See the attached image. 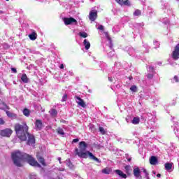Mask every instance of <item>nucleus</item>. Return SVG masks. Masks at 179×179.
Listing matches in <instances>:
<instances>
[{
    "mask_svg": "<svg viewBox=\"0 0 179 179\" xmlns=\"http://www.w3.org/2000/svg\"><path fill=\"white\" fill-rule=\"evenodd\" d=\"M98 29L99 30H104V27L103 25H99V27H98Z\"/></svg>",
    "mask_w": 179,
    "mask_h": 179,
    "instance_id": "obj_40",
    "label": "nucleus"
},
{
    "mask_svg": "<svg viewBox=\"0 0 179 179\" xmlns=\"http://www.w3.org/2000/svg\"><path fill=\"white\" fill-rule=\"evenodd\" d=\"M11 159L15 166L17 167H22V162H27L30 166L34 167H41V165L31 155L29 154L21 152L20 151H15L11 153Z\"/></svg>",
    "mask_w": 179,
    "mask_h": 179,
    "instance_id": "obj_1",
    "label": "nucleus"
},
{
    "mask_svg": "<svg viewBox=\"0 0 179 179\" xmlns=\"http://www.w3.org/2000/svg\"><path fill=\"white\" fill-rule=\"evenodd\" d=\"M5 124V121H3V119L0 117V125H3Z\"/></svg>",
    "mask_w": 179,
    "mask_h": 179,
    "instance_id": "obj_39",
    "label": "nucleus"
},
{
    "mask_svg": "<svg viewBox=\"0 0 179 179\" xmlns=\"http://www.w3.org/2000/svg\"><path fill=\"white\" fill-rule=\"evenodd\" d=\"M142 170L143 173L145 174V177H149V173L148 172V171L145 168H143Z\"/></svg>",
    "mask_w": 179,
    "mask_h": 179,
    "instance_id": "obj_34",
    "label": "nucleus"
},
{
    "mask_svg": "<svg viewBox=\"0 0 179 179\" xmlns=\"http://www.w3.org/2000/svg\"><path fill=\"white\" fill-rule=\"evenodd\" d=\"M6 114H7L8 117H10V118H13V117H16V114L10 113L9 111H7Z\"/></svg>",
    "mask_w": 179,
    "mask_h": 179,
    "instance_id": "obj_27",
    "label": "nucleus"
},
{
    "mask_svg": "<svg viewBox=\"0 0 179 179\" xmlns=\"http://www.w3.org/2000/svg\"><path fill=\"white\" fill-rule=\"evenodd\" d=\"M171 169H173V164H171V163H166L165 164V169L167 171H170Z\"/></svg>",
    "mask_w": 179,
    "mask_h": 179,
    "instance_id": "obj_22",
    "label": "nucleus"
},
{
    "mask_svg": "<svg viewBox=\"0 0 179 179\" xmlns=\"http://www.w3.org/2000/svg\"><path fill=\"white\" fill-rule=\"evenodd\" d=\"M79 36L80 37H83V38H86V37H87V33H86V32H80Z\"/></svg>",
    "mask_w": 179,
    "mask_h": 179,
    "instance_id": "obj_30",
    "label": "nucleus"
},
{
    "mask_svg": "<svg viewBox=\"0 0 179 179\" xmlns=\"http://www.w3.org/2000/svg\"><path fill=\"white\" fill-rule=\"evenodd\" d=\"M28 137L27 145H34L36 143V138L34 136L31 135L30 133L27 134Z\"/></svg>",
    "mask_w": 179,
    "mask_h": 179,
    "instance_id": "obj_8",
    "label": "nucleus"
},
{
    "mask_svg": "<svg viewBox=\"0 0 179 179\" xmlns=\"http://www.w3.org/2000/svg\"><path fill=\"white\" fill-rule=\"evenodd\" d=\"M103 174H110L111 173V169L110 168H105L102 170Z\"/></svg>",
    "mask_w": 179,
    "mask_h": 179,
    "instance_id": "obj_24",
    "label": "nucleus"
},
{
    "mask_svg": "<svg viewBox=\"0 0 179 179\" xmlns=\"http://www.w3.org/2000/svg\"><path fill=\"white\" fill-rule=\"evenodd\" d=\"M148 69H149L150 72H152V73H155V67H153L152 66H150L148 67Z\"/></svg>",
    "mask_w": 179,
    "mask_h": 179,
    "instance_id": "obj_33",
    "label": "nucleus"
},
{
    "mask_svg": "<svg viewBox=\"0 0 179 179\" xmlns=\"http://www.w3.org/2000/svg\"><path fill=\"white\" fill-rule=\"evenodd\" d=\"M89 19L90 20H91V22H94V20L97 19V11H93V10L90 11Z\"/></svg>",
    "mask_w": 179,
    "mask_h": 179,
    "instance_id": "obj_11",
    "label": "nucleus"
},
{
    "mask_svg": "<svg viewBox=\"0 0 179 179\" xmlns=\"http://www.w3.org/2000/svg\"><path fill=\"white\" fill-rule=\"evenodd\" d=\"M11 71L13 72V73H17V70H16L15 68H11Z\"/></svg>",
    "mask_w": 179,
    "mask_h": 179,
    "instance_id": "obj_41",
    "label": "nucleus"
},
{
    "mask_svg": "<svg viewBox=\"0 0 179 179\" xmlns=\"http://www.w3.org/2000/svg\"><path fill=\"white\" fill-rule=\"evenodd\" d=\"M133 173L136 178H139L141 177V169H139V167L134 168Z\"/></svg>",
    "mask_w": 179,
    "mask_h": 179,
    "instance_id": "obj_13",
    "label": "nucleus"
},
{
    "mask_svg": "<svg viewBox=\"0 0 179 179\" xmlns=\"http://www.w3.org/2000/svg\"><path fill=\"white\" fill-rule=\"evenodd\" d=\"M21 80L24 83H29V78H27V75L26 73H23L22 77H21Z\"/></svg>",
    "mask_w": 179,
    "mask_h": 179,
    "instance_id": "obj_18",
    "label": "nucleus"
},
{
    "mask_svg": "<svg viewBox=\"0 0 179 179\" xmlns=\"http://www.w3.org/2000/svg\"><path fill=\"white\" fill-rule=\"evenodd\" d=\"M99 131L102 135H106V130H104V128L103 127H99Z\"/></svg>",
    "mask_w": 179,
    "mask_h": 179,
    "instance_id": "obj_29",
    "label": "nucleus"
},
{
    "mask_svg": "<svg viewBox=\"0 0 179 179\" xmlns=\"http://www.w3.org/2000/svg\"><path fill=\"white\" fill-rule=\"evenodd\" d=\"M108 40H109V41H111V38L108 37Z\"/></svg>",
    "mask_w": 179,
    "mask_h": 179,
    "instance_id": "obj_48",
    "label": "nucleus"
},
{
    "mask_svg": "<svg viewBox=\"0 0 179 179\" xmlns=\"http://www.w3.org/2000/svg\"><path fill=\"white\" fill-rule=\"evenodd\" d=\"M0 13H2V11H0Z\"/></svg>",
    "mask_w": 179,
    "mask_h": 179,
    "instance_id": "obj_49",
    "label": "nucleus"
},
{
    "mask_svg": "<svg viewBox=\"0 0 179 179\" xmlns=\"http://www.w3.org/2000/svg\"><path fill=\"white\" fill-rule=\"evenodd\" d=\"M36 159L38 162H39V163H41V164H42V166H43L44 167L47 166V164H45V159H44V157H43V156H41L40 153H37Z\"/></svg>",
    "mask_w": 179,
    "mask_h": 179,
    "instance_id": "obj_10",
    "label": "nucleus"
},
{
    "mask_svg": "<svg viewBox=\"0 0 179 179\" xmlns=\"http://www.w3.org/2000/svg\"><path fill=\"white\" fill-rule=\"evenodd\" d=\"M1 104L3 106L4 110H9V106H8L5 102H1Z\"/></svg>",
    "mask_w": 179,
    "mask_h": 179,
    "instance_id": "obj_31",
    "label": "nucleus"
},
{
    "mask_svg": "<svg viewBox=\"0 0 179 179\" xmlns=\"http://www.w3.org/2000/svg\"><path fill=\"white\" fill-rule=\"evenodd\" d=\"M150 163L152 166H155V165L157 164V157H156L155 156H152L150 158Z\"/></svg>",
    "mask_w": 179,
    "mask_h": 179,
    "instance_id": "obj_16",
    "label": "nucleus"
},
{
    "mask_svg": "<svg viewBox=\"0 0 179 179\" xmlns=\"http://www.w3.org/2000/svg\"><path fill=\"white\" fill-rule=\"evenodd\" d=\"M90 129L91 132H93V133L96 132V127H94V126L90 127Z\"/></svg>",
    "mask_w": 179,
    "mask_h": 179,
    "instance_id": "obj_35",
    "label": "nucleus"
},
{
    "mask_svg": "<svg viewBox=\"0 0 179 179\" xmlns=\"http://www.w3.org/2000/svg\"><path fill=\"white\" fill-rule=\"evenodd\" d=\"M124 169L126 171L127 174H131V169L129 165L126 166L124 167Z\"/></svg>",
    "mask_w": 179,
    "mask_h": 179,
    "instance_id": "obj_25",
    "label": "nucleus"
},
{
    "mask_svg": "<svg viewBox=\"0 0 179 179\" xmlns=\"http://www.w3.org/2000/svg\"><path fill=\"white\" fill-rule=\"evenodd\" d=\"M67 166H69L70 169H72V167H73V165H72V162H71V161H69V162L67 163Z\"/></svg>",
    "mask_w": 179,
    "mask_h": 179,
    "instance_id": "obj_37",
    "label": "nucleus"
},
{
    "mask_svg": "<svg viewBox=\"0 0 179 179\" xmlns=\"http://www.w3.org/2000/svg\"><path fill=\"white\" fill-rule=\"evenodd\" d=\"M13 134V130L12 129L6 128L0 131V136L3 138H10Z\"/></svg>",
    "mask_w": 179,
    "mask_h": 179,
    "instance_id": "obj_4",
    "label": "nucleus"
},
{
    "mask_svg": "<svg viewBox=\"0 0 179 179\" xmlns=\"http://www.w3.org/2000/svg\"><path fill=\"white\" fill-rule=\"evenodd\" d=\"M131 160H132V159H131V158H129V159H127V162H131Z\"/></svg>",
    "mask_w": 179,
    "mask_h": 179,
    "instance_id": "obj_47",
    "label": "nucleus"
},
{
    "mask_svg": "<svg viewBox=\"0 0 179 179\" xmlns=\"http://www.w3.org/2000/svg\"><path fill=\"white\" fill-rule=\"evenodd\" d=\"M29 38L32 41H34V40H37V33H36L34 31L32 32L31 34L29 35Z\"/></svg>",
    "mask_w": 179,
    "mask_h": 179,
    "instance_id": "obj_17",
    "label": "nucleus"
},
{
    "mask_svg": "<svg viewBox=\"0 0 179 179\" xmlns=\"http://www.w3.org/2000/svg\"><path fill=\"white\" fill-rule=\"evenodd\" d=\"M117 3L120 5L121 6H131V2L129 0H115Z\"/></svg>",
    "mask_w": 179,
    "mask_h": 179,
    "instance_id": "obj_9",
    "label": "nucleus"
},
{
    "mask_svg": "<svg viewBox=\"0 0 179 179\" xmlns=\"http://www.w3.org/2000/svg\"><path fill=\"white\" fill-rule=\"evenodd\" d=\"M75 99H76V100H78L76 101L78 106H80V107H83V108H86L87 107L86 103H85V101L82 99V98H80V96H76Z\"/></svg>",
    "mask_w": 179,
    "mask_h": 179,
    "instance_id": "obj_7",
    "label": "nucleus"
},
{
    "mask_svg": "<svg viewBox=\"0 0 179 179\" xmlns=\"http://www.w3.org/2000/svg\"><path fill=\"white\" fill-rule=\"evenodd\" d=\"M66 100H68V94H64V95L62 96V101H66Z\"/></svg>",
    "mask_w": 179,
    "mask_h": 179,
    "instance_id": "obj_32",
    "label": "nucleus"
},
{
    "mask_svg": "<svg viewBox=\"0 0 179 179\" xmlns=\"http://www.w3.org/2000/svg\"><path fill=\"white\" fill-rule=\"evenodd\" d=\"M0 62H1V59H0Z\"/></svg>",
    "mask_w": 179,
    "mask_h": 179,
    "instance_id": "obj_51",
    "label": "nucleus"
},
{
    "mask_svg": "<svg viewBox=\"0 0 179 179\" xmlns=\"http://www.w3.org/2000/svg\"><path fill=\"white\" fill-rule=\"evenodd\" d=\"M87 149V144L85 141H81L79 143L78 148H75V155L76 156H78L81 159H87L90 157L92 160H94L95 162H99V159L96 156L93 155V153L90 152V151H86Z\"/></svg>",
    "mask_w": 179,
    "mask_h": 179,
    "instance_id": "obj_2",
    "label": "nucleus"
},
{
    "mask_svg": "<svg viewBox=\"0 0 179 179\" xmlns=\"http://www.w3.org/2000/svg\"><path fill=\"white\" fill-rule=\"evenodd\" d=\"M6 1H9V0H6Z\"/></svg>",
    "mask_w": 179,
    "mask_h": 179,
    "instance_id": "obj_50",
    "label": "nucleus"
},
{
    "mask_svg": "<svg viewBox=\"0 0 179 179\" xmlns=\"http://www.w3.org/2000/svg\"><path fill=\"white\" fill-rule=\"evenodd\" d=\"M14 129L17 137L22 142L27 141V134L29 133V126L26 122L17 123L14 126Z\"/></svg>",
    "mask_w": 179,
    "mask_h": 179,
    "instance_id": "obj_3",
    "label": "nucleus"
},
{
    "mask_svg": "<svg viewBox=\"0 0 179 179\" xmlns=\"http://www.w3.org/2000/svg\"><path fill=\"white\" fill-rule=\"evenodd\" d=\"M134 16H141L142 15V11L139 9L135 10L133 13Z\"/></svg>",
    "mask_w": 179,
    "mask_h": 179,
    "instance_id": "obj_23",
    "label": "nucleus"
},
{
    "mask_svg": "<svg viewBox=\"0 0 179 179\" xmlns=\"http://www.w3.org/2000/svg\"><path fill=\"white\" fill-rule=\"evenodd\" d=\"M83 44L85 47V50H89V48H90V42L87 41V39L84 40Z\"/></svg>",
    "mask_w": 179,
    "mask_h": 179,
    "instance_id": "obj_20",
    "label": "nucleus"
},
{
    "mask_svg": "<svg viewBox=\"0 0 179 179\" xmlns=\"http://www.w3.org/2000/svg\"><path fill=\"white\" fill-rule=\"evenodd\" d=\"M60 69H64V65L62 64L59 66Z\"/></svg>",
    "mask_w": 179,
    "mask_h": 179,
    "instance_id": "obj_46",
    "label": "nucleus"
},
{
    "mask_svg": "<svg viewBox=\"0 0 179 179\" xmlns=\"http://www.w3.org/2000/svg\"><path fill=\"white\" fill-rule=\"evenodd\" d=\"M173 79H174L175 82H176V83H178L179 79H178V77L177 76H175L173 77Z\"/></svg>",
    "mask_w": 179,
    "mask_h": 179,
    "instance_id": "obj_38",
    "label": "nucleus"
},
{
    "mask_svg": "<svg viewBox=\"0 0 179 179\" xmlns=\"http://www.w3.org/2000/svg\"><path fill=\"white\" fill-rule=\"evenodd\" d=\"M57 134H59V135H65V132H64V129H61V128H58L57 129Z\"/></svg>",
    "mask_w": 179,
    "mask_h": 179,
    "instance_id": "obj_28",
    "label": "nucleus"
},
{
    "mask_svg": "<svg viewBox=\"0 0 179 179\" xmlns=\"http://www.w3.org/2000/svg\"><path fill=\"white\" fill-rule=\"evenodd\" d=\"M140 122L141 119H139L138 117H135L133 118L132 124H134V125H138V124H139Z\"/></svg>",
    "mask_w": 179,
    "mask_h": 179,
    "instance_id": "obj_21",
    "label": "nucleus"
},
{
    "mask_svg": "<svg viewBox=\"0 0 179 179\" xmlns=\"http://www.w3.org/2000/svg\"><path fill=\"white\" fill-rule=\"evenodd\" d=\"M35 127L38 131H41L43 129V122L41 120H36L35 122Z\"/></svg>",
    "mask_w": 179,
    "mask_h": 179,
    "instance_id": "obj_12",
    "label": "nucleus"
},
{
    "mask_svg": "<svg viewBox=\"0 0 179 179\" xmlns=\"http://www.w3.org/2000/svg\"><path fill=\"white\" fill-rule=\"evenodd\" d=\"M157 177H158V178H160V177H162V174L157 173Z\"/></svg>",
    "mask_w": 179,
    "mask_h": 179,
    "instance_id": "obj_45",
    "label": "nucleus"
},
{
    "mask_svg": "<svg viewBox=\"0 0 179 179\" xmlns=\"http://www.w3.org/2000/svg\"><path fill=\"white\" fill-rule=\"evenodd\" d=\"M130 90L131 92H134V93H136V92H138V88L136 87V85H132L131 87H130Z\"/></svg>",
    "mask_w": 179,
    "mask_h": 179,
    "instance_id": "obj_26",
    "label": "nucleus"
},
{
    "mask_svg": "<svg viewBox=\"0 0 179 179\" xmlns=\"http://www.w3.org/2000/svg\"><path fill=\"white\" fill-rule=\"evenodd\" d=\"M49 113H50V115H51V117H52L53 118L57 117L58 115V111L57 110V109L52 108V109H50Z\"/></svg>",
    "mask_w": 179,
    "mask_h": 179,
    "instance_id": "obj_15",
    "label": "nucleus"
},
{
    "mask_svg": "<svg viewBox=\"0 0 179 179\" xmlns=\"http://www.w3.org/2000/svg\"><path fill=\"white\" fill-rule=\"evenodd\" d=\"M115 173H116V174H117V176H120V177H121L122 178H127V174L124 173V172H122V171L120 169L115 170Z\"/></svg>",
    "mask_w": 179,
    "mask_h": 179,
    "instance_id": "obj_14",
    "label": "nucleus"
},
{
    "mask_svg": "<svg viewBox=\"0 0 179 179\" xmlns=\"http://www.w3.org/2000/svg\"><path fill=\"white\" fill-rule=\"evenodd\" d=\"M109 82H113L114 79L112 77H108Z\"/></svg>",
    "mask_w": 179,
    "mask_h": 179,
    "instance_id": "obj_43",
    "label": "nucleus"
},
{
    "mask_svg": "<svg viewBox=\"0 0 179 179\" xmlns=\"http://www.w3.org/2000/svg\"><path fill=\"white\" fill-rule=\"evenodd\" d=\"M79 141V138H74L73 141H72V143H76V142H78Z\"/></svg>",
    "mask_w": 179,
    "mask_h": 179,
    "instance_id": "obj_42",
    "label": "nucleus"
},
{
    "mask_svg": "<svg viewBox=\"0 0 179 179\" xmlns=\"http://www.w3.org/2000/svg\"><path fill=\"white\" fill-rule=\"evenodd\" d=\"M63 22L66 26H69V24H73V23L76 25L78 24V21L72 17L63 18Z\"/></svg>",
    "mask_w": 179,
    "mask_h": 179,
    "instance_id": "obj_5",
    "label": "nucleus"
},
{
    "mask_svg": "<svg viewBox=\"0 0 179 179\" xmlns=\"http://www.w3.org/2000/svg\"><path fill=\"white\" fill-rule=\"evenodd\" d=\"M147 78L148 79H153V74L152 73H148V76H147Z\"/></svg>",
    "mask_w": 179,
    "mask_h": 179,
    "instance_id": "obj_36",
    "label": "nucleus"
},
{
    "mask_svg": "<svg viewBox=\"0 0 179 179\" xmlns=\"http://www.w3.org/2000/svg\"><path fill=\"white\" fill-rule=\"evenodd\" d=\"M128 79L129 80H132V79H134V78L132 77V76H129Z\"/></svg>",
    "mask_w": 179,
    "mask_h": 179,
    "instance_id": "obj_44",
    "label": "nucleus"
},
{
    "mask_svg": "<svg viewBox=\"0 0 179 179\" xmlns=\"http://www.w3.org/2000/svg\"><path fill=\"white\" fill-rule=\"evenodd\" d=\"M30 110L27 109V108H24L22 110V114L25 116V117H30Z\"/></svg>",
    "mask_w": 179,
    "mask_h": 179,
    "instance_id": "obj_19",
    "label": "nucleus"
},
{
    "mask_svg": "<svg viewBox=\"0 0 179 179\" xmlns=\"http://www.w3.org/2000/svg\"><path fill=\"white\" fill-rule=\"evenodd\" d=\"M172 57L177 61L179 58V43L175 46L174 50L172 53Z\"/></svg>",
    "mask_w": 179,
    "mask_h": 179,
    "instance_id": "obj_6",
    "label": "nucleus"
}]
</instances>
